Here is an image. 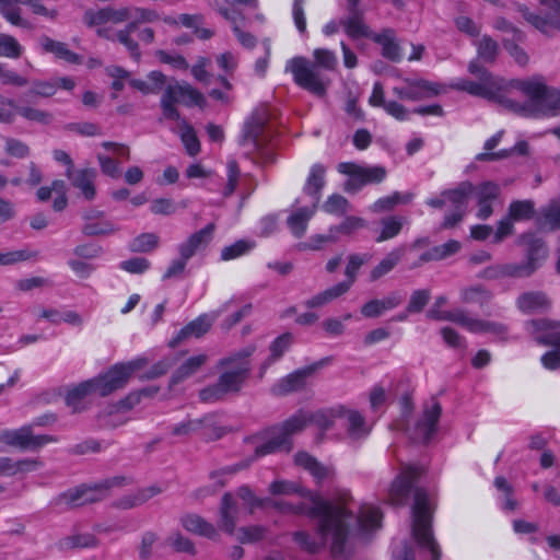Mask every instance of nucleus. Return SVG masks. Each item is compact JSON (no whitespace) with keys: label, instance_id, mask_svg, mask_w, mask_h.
Masks as SVG:
<instances>
[{"label":"nucleus","instance_id":"f257e3e1","mask_svg":"<svg viewBox=\"0 0 560 560\" xmlns=\"http://www.w3.org/2000/svg\"><path fill=\"white\" fill-rule=\"evenodd\" d=\"M468 71L478 81L459 79L452 84L453 89L498 102L527 118L553 116L560 109V90L549 88L542 77L506 81L494 77L477 61L468 65Z\"/></svg>","mask_w":560,"mask_h":560},{"label":"nucleus","instance_id":"f03ea898","mask_svg":"<svg viewBox=\"0 0 560 560\" xmlns=\"http://www.w3.org/2000/svg\"><path fill=\"white\" fill-rule=\"evenodd\" d=\"M351 500L348 492H342L331 511L315 517L318 518V538H313L308 533L300 530L293 534L294 541L310 553L319 551L329 541L331 552L335 556L341 555L349 535V522L352 520V513L349 510Z\"/></svg>","mask_w":560,"mask_h":560},{"label":"nucleus","instance_id":"7ed1b4c3","mask_svg":"<svg viewBox=\"0 0 560 560\" xmlns=\"http://www.w3.org/2000/svg\"><path fill=\"white\" fill-rule=\"evenodd\" d=\"M255 349V346L249 345L221 359L218 366L222 368L223 372L213 385L200 390V399L205 402H214L228 394L238 393L249 375V358Z\"/></svg>","mask_w":560,"mask_h":560},{"label":"nucleus","instance_id":"20e7f679","mask_svg":"<svg viewBox=\"0 0 560 560\" xmlns=\"http://www.w3.org/2000/svg\"><path fill=\"white\" fill-rule=\"evenodd\" d=\"M413 498L412 536L422 549L431 553L432 560H439L441 550L432 534V506L430 498L422 488H416L413 490Z\"/></svg>","mask_w":560,"mask_h":560},{"label":"nucleus","instance_id":"39448f33","mask_svg":"<svg viewBox=\"0 0 560 560\" xmlns=\"http://www.w3.org/2000/svg\"><path fill=\"white\" fill-rule=\"evenodd\" d=\"M307 425H310L308 411L303 409L296 411L285 421L267 431V441L256 447V455L289 452L292 447L291 436L302 432Z\"/></svg>","mask_w":560,"mask_h":560},{"label":"nucleus","instance_id":"423d86ee","mask_svg":"<svg viewBox=\"0 0 560 560\" xmlns=\"http://www.w3.org/2000/svg\"><path fill=\"white\" fill-rule=\"evenodd\" d=\"M470 194H472V184L470 182H462L454 189L442 191L440 197L428 199L427 205L438 209L450 205L451 212L445 215L442 228L452 229L463 220Z\"/></svg>","mask_w":560,"mask_h":560},{"label":"nucleus","instance_id":"0eeeda50","mask_svg":"<svg viewBox=\"0 0 560 560\" xmlns=\"http://www.w3.org/2000/svg\"><path fill=\"white\" fill-rule=\"evenodd\" d=\"M182 103L186 106L202 107L206 103L205 96L187 82L168 84L161 97V109L163 117L170 120H180L179 112L175 104Z\"/></svg>","mask_w":560,"mask_h":560},{"label":"nucleus","instance_id":"6e6552de","mask_svg":"<svg viewBox=\"0 0 560 560\" xmlns=\"http://www.w3.org/2000/svg\"><path fill=\"white\" fill-rule=\"evenodd\" d=\"M337 171L348 177L343 184V190L352 194L358 192L365 185L380 184L387 176L384 166L363 165L354 162H341L337 165Z\"/></svg>","mask_w":560,"mask_h":560},{"label":"nucleus","instance_id":"1a4fd4ad","mask_svg":"<svg viewBox=\"0 0 560 560\" xmlns=\"http://www.w3.org/2000/svg\"><path fill=\"white\" fill-rule=\"evenodd\" d=\"M21 4L27 5L34 15L43 16L55 21L59 11L56 8H48L42 0H0V14L13 26L31 30V22L22 16Z\"/></svg>","mask_w":560,"mask_h":560},{"label":"nucleus","instance_id":"9d476101","mask_svg":"<svg viewBox=\"0 0 560 560\" xmlns=\"http://www.w3.org/2000/svg\"><path fill=\"white\" fill-rule=\"evenodd\" d=\"M143 360L138 359L125 363H117L109 368L104 374L92 378L96 394L105 397L125 387L131 375L139 370Z\"/></svg>","mask_w":560,"mask_h":560},{"label":"nucleus","instance_id":"9b49d317","mask_svg":"<svg viewBox=\"0 0 560 560\" xmlns=\"http://www.w3.org/2000/svg\"><path fill=\"white\" fill-rule=\"evenodd\" d=\"M304 501L298 504H292L284 501L269 500L267 505H270L282 513H291L298 515H306L315 518L322 514L328 513L336 504V501H328L323 499L318 493L307 492V497L303 498Z\"/></svg>","mask_w":560,"mask_h":560},{"label":"nucleus","instance_id":"f8f14e48","mask_svg":"<svg viewBox=\"0 0 560 560\" xmlns=\"http://www.w3.org/2000/svg\"><path fill=\"white\" fill-rule=\"evenodd\" d=\"M0 439L3 443L22 450L37 451L50 443H57L58 438L49 434L35 435L33 425H23L19 429L4 430Z\"/></svg>","mask_w":560,"mask_h":560},{"label":"nucleus","instance_id":"ddd939ff","mask_svg":"<svg viewBox=\"0 0 560 560\" xmlns=\"http://www.w3.org/2000/svg\"><path fill=\"white\" fill-rule=\"evenodd\" d=\"M285 71L292 73L293 79L301 88L316 94L324 95L326 85L319 78L315 66H311L303 57H294L287 62Z\"/></svg>","mask_w":560,"mask_h":560},{"label":"nucleus","instance_id":"4468645a","mask_svg":"<svg viewBox=\"0 0 560 560\" xmlns=\"http://www.w3.org/2000/svg\"><path fill=\"white\" fill-rule=\"evenodd\" d=\"M540 4L549 9L547 16H539L528 11L526 7L520 5L518 10L524 19L541 33L552 35L560 31V0H539Z\"/></svg>","mask_w":560,"mask_h":560},{"label":"nucleus","instance_id":"2eb2a0df","mask_svg":"<svg viewBox=\"0 0 560 560\" xmlns=\"http://www.w3.org/2000/svg\"><path fill=\"white\" fill-rule=\"evenodd\" d=\"M441 413L442 407L438 400L432 399L425 404L422 416L413 429L412 440L417 443H429L436 432Z\"/></svg>","mask_w":560,"mask_h":560},{"label":"nucleus","instance_id":"dca6fc26","mask_svg":"<svg viewBox=\"0 0 560 560\" xmlns=\"http://www.w3.org/2000/svg\"><path fill=\"white\" fill-rule=\"evenodd\" d=\"M404 88H394V93L401 100L420 101L446 92V86L424 79L406 80Z\"/></svg>","mask_w":560,"mask_h":560},{"label":"nucleus","instance_id":"f3484780","mask_svg":"<svg viewBox=\"0 0 560 560\" xmlns=\"http://www.w3.org/2000/svg\"><path fill=\"white\" fill-rule=\"evenodd\" d=\"M113 481H104L93 486H81L68 490L61 495V500L69 506H81L103 500L107 494Z\"/></svg>","mask_w":560,"mask_h":560},{"label":"nucleus","instance_id":"a211bd4d","mask_svg":"<svg viewBox=\"0 0 560 560\" xmlns=\"http://www.w3.org/2000/svg\"><path fill=\"white\" fill-rule=\"evenodd\" d=\"M83 224L81 232L85 236H110L116 234L120 229L112 220L106 218L104 211L90 209L82 214Z\"/></svg>","mask_w":560,"mask_h":560},{"label":"nucleus","instance_id":"6ab92c4d","mask_svg":"<svg viewBox=\"0 0 560 560\" xmlns=\"http://www.w3.org/2000/svg\"><path fill=\"white\" fill-rule=\"evenodd\" d=\"M319 368L320 363H314L312 365L295 370L294 372L279 380L272 386V393L275 395L284 396L290 393L303 389L307 385L310 378L313 377Z\"/></svg>","mask_w":560,"mask_h":560},{"label":"nucleus","instance_id":"aec40b11","mask_svg":"<svg viewBox=\"0 0 560 560\" xmlns=\"http://www.w3.org/2000/svg\"><path fill=\"white\" fill-rule=\"evenodd\" d=\"M420 475L417 467H406L402 472L393 481L389 489V501L392 504L402 506L407 504L416 478Z\"/></svg>","mask_w":560,"mask_h":560},{"label":"nucleus","instance_id":"412c9836","mask_svg":"<svg viewBox=\"0 0 560 560\" xmlns=\"http://www.w3.org/2000/svg\"><path fill=\"white\" fill-rule=\"evenodd\" d=\"M215 224L209 223L199 231L190 234L185 241L177 245L178 255L184 258H192L198 252L205 249L213 238Z\"/></svg>","mask_w":560,"mask_h":560},{"label":"nucleus","instance_id":"4be33fe9","mask_svg":"<svg viewBox=\"0 0 560 560\" xmlns=\"http://www.w3.org/2000/svg\"><path fill=\"white\" fill-rule=\"evenodd\" d=\"M132 18V9L129 7L113 8L107 7L97 11H86L84 22L89 26H97L106 23H122Z\"/></svg>","mask_w":560,"mask_h":560},{"label":"nucleus","instance_id":"5701e85b","mask_svg":"<svg viewBox=\"0 0 560 560\" xmlns=\"http://www.w3.org/2000/svg\"><path fill=\"white\" fill-rule=\"evenodd\" d=\"M450 318H447L448 322L456 323L464 328H466L470 332H492V334H503L504 327L502 325L491 323V322H483L477 318L469 317L464 311L462 310H454L448 313Z\"/></svg>","mask_w":560,"mask_h":560},{"label":"nucleus","instance_id":"b1692460","mask_svg":"<svg viewBox=\"0 0 560 560\" xmlns=\"http://www.w3.org/2000/svg\"><path fill=\"white\" fill-rule=\"evenodd\" d=\"M326 166L316 163L310 168V173L303 186V194L310 198V203L317 206L322 198V190L326 185Z\"/></svg>","mask_w":560,"mask_h":560},{"label":"nucleus","instance_id":"393cba45","mask_svg":"<svg viewBox=\"0 0 560 560\" xmlns=\"http://www.w3.org/2000/svg\"><path fill=\"white\" fill-rule=\"evenodd\" d=\"M66 176L86 200L94 199L96 195L94 185L96 171L94 168L66 170Z\"/></svg>","mask_w":560,"mask_h":560},{"label":"nucleus","instance_id":"a878e982","mask_svg":"<svg viewBox=\"0 0 560 560\" xmlns=\"http://www.w3.org/2000/svg\"><path fill=\"white\" fill-rule=\"evenodd\" d=\"M520 242L527 246L526 262L532 264L534 271H536L548 256L545 243L532 233L523 234Z\"/></svg>","mask_w":560,"mask_h":560},{"label":"nucleus","instance_id":"bb28decb","mask_svg":"<svg viewBox=\"0 0 560 560\" xmlns=\"http://www.w3.org/2000/svg\"><path fill=\"white\" fill-rule=\"evenodd\" d=\"M92 394H96V390L92 381L88 380L68 390L66 404L72 412H81L88 408V398Z\"/></svg>","mask_w":560,"mask_h":560},{"label":"nucleus","instance_id":"cd10ccee","mask_svg":"<svg viewBox=\"0 0 560 560\" xmlns=\"http://www.w3.org/2000/svg\"><path fill=\"white\" fill-rule=\"evenodd\" d=\"M316 210L317 206L310 203L291 212L287 219V224L295 237L300 238L305 234L308 222L314 217Z\"/></svg>","mask_w":560,"mask_h":560},{"label":"nucleus","instance_id":"c85d7f7f","mask_svg":"<svg viewBox=\"0 0 560 560\" xmlns=\"http://www.w3.org/2000/svg\"><path fill=\"white\" fill-rule=\"evenodd\" d=\"M462 248V244L456 240H448L446 243L433 246L431 249L424 252L419 261L413 264V267H419L424 262L439 261L446 259L457 254Z\"/></svg>","mask_w":560,"mask_h":560},{"label":"nucleus","instance_id":"c756f323","mask_svg":"<svg viewBox=\"0 0 560 560\" xmlns=\"http://www.w3.org/2000/svg\"><path fill=\"white\" fill-rule=\"evenodd\" d=\"M372 40L381 45L382 55L392 60L399 61L401 59V49L396 42V33L392 28H385L372 36Z\"/></svg>","mask_w":560,"mask_h":560},{"label":"nucleus","instance_id":"7c9ffc66","mask_svg":"<svg viewBox=\"0 0 560 560\" xmlns=\"http://www.w3.org/2000/svg\"><path fill=\"white\" fill-rule=\"evenodd\" d=\"M341 24L346 34L351 38L366 37L372 39L375 34L364 23L363 13L360 11L349 12V16L341 20Z\"/></svg>","mask_w":560,"mask_h":560},{"label":"nucleus","instance_id":"2f4dec72","mask_svg":"<svg viewBox=\"0 0 560 560\" xmlns=\"http://www.w3.org/2000/svg\"><path fill=\"white\" fill-rule=\"evenodd\" d=\"M208 361V355L200 353L186 359L172 374L171 384H178L197 373Z\"/></svg>","mask_w":560,"mask_h":560},{"label":"nucleus","instance_id":"473e14b6","mask_svg":"<svg viewBox=\"0 0 560 560\" xmlns=\"http://www.w3.org/2000/svg\"><path fill=\"white\" fill-rule=\"evenodd\" d=\"M551 305L548 296L542 292H526L518 296L517 306L523 313H536L549 308Z\"/></svg>","mask_w":560,"mask_h":560},{"label":"nucleus","instance_id":"72a5a7b5","mask_svg":"<svg viewBox=\"0 0 560 560\" xmlns=\"http://www.w3.org/2000/svg\"><path fill=\"white\" fill-rule=\"evenodd\" d=\"M405 246L393 248L370 272L371 281H376L389 273L405 255Z\"/></svg>","mask_w":560,"mask_h":560},{"label":"nucleus","instance_id":"f704fd0d","mask_svg":"<svg viewBox=\"0 0 560 560\" xmlns=\"http://www.w3.org/2000/svg\"><path fill=\"white\" fill-rule=\"evenodd\" d=\"M415 195L413 192L406 191H394L392 195L382 197L377 199L373 205L370 207V211L373 213H382L386 211L393 210L398 205H408L412 201Z\"/></svg>","mask_w":560,"mask_h":560},{"label":"nucleus","instance_id":"c9c22d12","mask_svg":"<svg viewBox=\"0 0 560 560\" xmlns=\"http://www.w3.org/2000/svg\"><path fill=\"white\" fill-rule=\"evenodd\" d=\"M212 323L211 320L208 318L207 315H201L199 317H197L196 319H194L192 322H190L189 324H187L185 327H183L176 338L173 340L172 345H177L179 343L180 341L187 339V338H190V337H195V338H199L201 336H203L211 327Z\"/></svg>","mask_w":560,"mask_h":560},{"label":"nucleus","instance_id":"e433bc0d","mask_svg":"<svg viewBox=\"0 0 560 560\" xmlns=\"http://www.w3.org/2000/svg\"><path fill=\"white\" fill-rule=\"evenodd\" d=\"M382 513L378 508L364 504L360 508L357 516V526L360 533L378 528L381 526Z\"/></svg>","mask_w":560,"mask_h":560},{"label":"nucleus","instance_id":"4c0bfd02","mask_svg":"<svg viewBox=\"0 0 560 560\" xmlns=\"http://www.w3.org/2000/svg\"><path fill=\"white\" fill-rule=\"evenodd\" d=\"M405 223H407V219L401 215H388L382 218L380 221L381 230L378 235L375 237V242L383 243L395 238L401 232Z\"/></svg>","mask_w":560,"mask_h":560},{"label":"nucleus","instance_id":"58836bf2","mask_svg":"<svg viewBox=\"0 0 560 560\" xmlns=\"http://www.w3.org/2000/svg\"><path fill=\"white\" fill-rule=\"evenodd\" d=\"M39 43L45 52L54 54L59 59L69 63H79L80 61V57L68 49L65 43L55 40L48 36H42Z\"/></svg>","mask_w":560,"mask_h":560},{"label":"nucleus","instance_id":"ea45409f","mask_svg":"<svg viewBox=\"0 0 560 560\" xmlns=\"http://www.w3.org/2000/svg\"><path fill=\"white\" fill-rule=\"evenodd\" d=\"M343 412V406H338L331 409L308 411V423L315 424L319 430H329L336 419H340Z\"/></svg>","mask_w":560,"mask_h":560},{"label":"nucleus","instance_id":"a19ab883","mask_svg":"<svg viewBox=\"0 0 560 560\" xmlns=\"http://www.w3.org/2000/svg\"><path fill=\"white\" fill-rule=\"evenodd\" d=\"M294 462L296 465L305 468L311 472V475L317 480V482L323 481L328 478L330 475V469L320 463H318L313 456H311L306 452H299L294 456Z\"/></svg>","mask_w":560,"mask_h":560},{"label":"nucleus","instance_id":"79ce46f5","mask_svg":"<svg viewBox=\"0 0 560 560\" xmlns=\"http://www.w3.org/2000/svg\"><path fill=\"white\" fill-rule=\"evenodd\" d=\"M340 419H345L347 421V431L349 436L352 439L366 436L370 432L364 417L357 410H349L343 407V412Z\"/></svg>","mask_w":560,"mask_h":560},{"label":"nucleus","instance_id":"37998d69","mask_svg":"<svg viewBox=\"0 0 560 560\" xmlns=\"http://www.w3.org/2000/svg\"><path fill=\"white\" fill-rule=\"evenodd\" d=\"M237 508L231 493H225L222 497L220 509V527L224 532L232 534L235 529V518Z\"/></svg>","mask_w":560,"mask_h":560},{"label":"nucleus","instance_id":"c03bdc74","mask_svg":"<svg viewBox=\"0 0 560 560\" xmlns=\"http://www.w3.org/2000/svg\"><path fill=\"white\" fill-rule=\"evenodd\" d=\"M182 525L188 532L205 536L207 538H214L217 530L214 526L205 521L199 515L189 514L182 518Z\"/></svg>","mask_w":560,"mask_h":560},{"label":"nucleus","instance_id":"a18cd8bd","mask_svg":"<svg viewBox=\"0 0 560 560\" xmlns=\"http://www.w3.org/2000/svg\"><path fill=\"white\" fill-rule=\"evenodd\" d=\"M219 69L224 75H219L218 81L226 89L232 90V83L228 80L226 75H233L238 66V58L231 51H225L215 58Z\"/></svg>","mask_w":560,"mask_h":560},{"label":"nucleus","instance_id":"49530a36","mask_svg":"<svg viewBox=\"0 0 560 560\" xmlns=\"http://www.w3.org/2000/svg\"><path fill=\"white\" fill-rule=\"evenodd\" d=\"M349 291V283H337L331 288L326 289L325 291L314 295L310 300L305 302V306L310 308L320 307L328 302L341 296L346 292Z\"/></svg>","mask_w":560,"mask_h":560},{"label":"nucleus","instance_id":"de8ad7c7","mask_svg":"<svg viewBox=\"0 0 560 560\" xmlns=\"http://www.w3.org/2000/svg\"><path fill=\"white\" fill-rule=\"evenodd\" d=\"M160 491L161 490L155 487L139 489L133 493L124 495L121 499L117 501L116 505L121 509H132L143 504L149 499L160 493Z\"/></svg>","mask_w":560,"mask_h":560},{"label":"nucleus","instance_id":"09e8293b","mask_svg":"<svg viewBox=\"0 0 560 560\" xmlns=\"http://www.w3.org/2000/svg\"><path fill=\"white\" fill-rule=\"evenodd\" d=\"M179 127V137L190 156H195L200 151V143L194 128L185 119L176 120Z\"/></svg>","mask_w":560,"mask_h":560},{"label":"nucleus","instance_id":"8fccbe9b","mask_svg":"<svg viewBox=\"0 0 560 560\" xmlns=\"http://www.w3.org/2000/svg\"><path fill=\"white\" fill-rule=\"evenodd\" d=\"M18 114L25 120L42 126H48L54 120V115L50 112L31 105L19 106Z\"/></svg>","mask_w":560,"mask_h":560},{"label":"nucleus","instance_id":"3c124183","mask_svg":"<svg viewBox=\"0 0 560 560\" xmlns=\"http://www.w3.org/2000/svg\"><path fill=\"white\" fill-rule=\"evenodd\" d=\"M269 492L273 495H293L298 494L301 498L307 497L308 490L295 481L289 480H275L269 486Z\"/></svg>","mask_w":560,"mask_h":560},{"label":"nucleus","instance_id":"603ef678","mask_svg":"<svg viewBox=\"0 0 560 560\" xmlns=\"http://www.w3.org/2000/svg\"><path fill=\"white\" fill-rule=\"evenodd\" d=\"M528 144L526 141H518L513 148L502 149L497 153H478L476 160L480 162L499 161L512 156L514 153L524 155L527 153Z\"/></svg>","mask_w":560,"mask_h":560},{"label":"nucleus","instance_id":"864d4df0","mask_svg":"<svg viewBox=\"0 0 560 560\" xmlns=\"http://www.w3.org/2000/svg\"><path fill=\"white\" fill-rule=\"evenodd\" d=\"M544 225L550 230L560 229V196L550 200V202L540 210Z\"/></svg>","mask_w":560,"mask_h":560},{"label":"nucleus","instance_id":"5fc2aeb1","mask_svg":"<svg viewBox=\"0 0 560 560\" xmlns=\"http://www.w3.org/2000/svg\"><path fill=\"white\" fill-rule=\"evenodd\" d=\"M338 242V235L331 232V226L327 234H315L311 236L306 242L299 244L300 250H320L327 244Z\"/></svg>","mask_w":560,"mask_h":560},{"label":"nucleus","instance_id":"6e6d98bb","mask_svg":"<svg viewBox=\"0 0 560 560\" xmlns=\"http://www.w3.org/2000/svg\"><path fill=\"white\" fill-rule=\"evenodd\" d=\"M160 237L155 233H142L130 243V250L135 253H149L158 248Z\"/></svg>","mask_w":560,"mask_h":560},{"label":"nucleus","instance_id":"4d7b16f0","mask_svg":"<svg viewBox=\"0 0 560 560\" xmlns=\"http://www.w3.org/2000/svg\"><path fill=\"white\" fill-rule=\"evenodd\" d=\"M535 203L532 200L512 201L509 207V217L513 221L528 220L533 217Z\"/></svg>","mask_w":560,"mask_h":560},{"label":"nucleus","instance_id":"13d9d810","mask_svg":"<svg viewBox=\"0 0 560 560\" xmlns=\"http://www.w3.org/2000/svg\"><path fill=\"white\" fill-rule=\"evenodd\" d=\"M490 299L491 293L480 284L468 287L460 291V300L463 303L483 304Z\"/></svg>","mask_w":560,"mask_h":560},{"label":"nucleus","instance_id":"bf43d9fd","mask_svg":"<svg viewBox=\"0 0 560 560\" xmlns=\"http://www.w3.org/2000/svg\"><path fill=\"white\" fill-rule=\"evenodd\" d=\"M494 487L502 492L503 510L513 512L517 509L518 503L513 498V488L504 477L494 479Z\"/></svg>","mask_w":560,"mask_h":560},{"label":"nucleus","instance_id":"052dcab7","mask_svg":"<svg viewBox=\"0 0 560 560\" xmlns=\"http://www.w3.org/2000/svg\"><path fill=\"white\" fill-rule=\"evenodd\" d=\"M371 258H372V256L370 254H352V255H350L348 258V264H347L346 271H345L348 279L346 281H342L341 283H349V289H350L351 285L353 284V282L355 281L357 272L360 269V267L362 265H364L365 262H368Z\"/></svg>","mask_w":560,"mask_h":560},{"label":"nucleus","instance_id":"680f3d73","mask_svg":"<svg viewBox=\"0 0 560 560\" xmlns=\"http://www.w3.org/2000/svg\"><path fill=\"white\" fill-rule=\"evenodd\" d=\"M323 210L329 214L343 215L350 210V203L343 196L332 194L323 203Z\"/></svg>","mask_w":560,"mask_h":560},{"label":"nucleus","instance_id":"e2e57ef3","mask_svg":"<svg viewBox=\"0 0 560 560\" xmlns=\"http://www.w3.org/2000/svg\"><path fill=\"white\" fill-rule=\"evenodd\" d=\"M23 52L20 43L13 36L0 33V57L19 58Z\"/></svg>","mask_w":560,"mask_h":560},{"label":"nucleus","instance_id":"0e129e2a","mask_svg":"<svg viewBox=\"0 0 560 560\" xmlns=\"http://www.w3.org/2000/svg\"><path fill=\"white\" fill-rule=\"evenodd\" d=\"M255 246V243L249 241L240 240L232 245L225 246L221 250V259L222 260H232L238 258L248 252H250Z\"/></svg>","mask_w":560,"mask_h":560},{"label":"nucleus","instance_id":"69168bd1","mask_svg":"<svg viewBox=\"0 0 560 560\" xmlns=\"http://www.w3.org/2000/svg\"><path fill=\"white\" fill-rule=\"evenodd\" d=\"M366 225L364 219L359 217H347L340 224L331 226V232H334L338 237L340 235H350L354 231L362 229Z\"/></svg>","mask_w":560,"mask_h":560},{"label":"nucleus","instance_id":"338daca9","mask_svg":"<svg viewBox=\"0 0 560 560\" xmlns=\"http://www.w3.org/2000/svg\"><path fill=\"white\" fill-rule=\"evenodd\" d=\"M500 187L493 182H483L478 186L472 185V192H475L476 199L483 201H494L500 195Z\"/></svg>","mask_w":560,"mask_h":560},{"label":"nucleus","instance_id":"774afa93","mask_svg":"<svg viewBox=\"0 0 560 560\" xmlns=\"http://www.w3.org/2000/svg\"><path fill=\"white\" fill-rule=\"evenodd\" d=\"M19 105L13 98L0 95V124H13L18 115Z\"/></svg>","mask_w":560,"mask_h":560}]
</instances>
